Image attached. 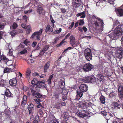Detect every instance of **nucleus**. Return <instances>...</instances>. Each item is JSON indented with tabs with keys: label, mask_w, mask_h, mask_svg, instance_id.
<instances>
[{
	"label": "nucleus",
	"mask_w": 123,
	"mask_h": 123,
	"mask_svg": "<svg viewBox=\"0 0 123 123\" xmlns=\"http://www.w3.org/2000/svg\"><path fill=\"white\" fill-rule=\"evenodd\" d=\"M122 32L119 30H117V29H115L113 34L114 36H112L111 35H110L109 36V37L112 40H116L121 36Z\"/></svg>",
	"instance_id": "nucleus-1"
},
{
	"label": "nucleus",
	"mask_w": 123,
	"mask_h": 123,
	"mask_svg": "<svg viewBox=\"0 0 123 123\" xmlns=\"http://www.w3.org/2000/svg\"><path fill=\"white\" fill-rule=\"evenodd\" d=\"M111 107L113 110L117 111L120 109L121 108V105L118 100V102H113L111 105Z\"/></svg>",
	"instance_id": "nucleus-2"
},
{
	"label": "nucleus",
	"mask_w": 123,
	"mask_h": 123,
	"mask_svg": "<svg viewBox=\"0 0 123 123\" xmlns=\"http://www.w3.org/2000/svg\"><path fill=\"white\" fill-rule=\"evenodd\" d=\"M84 54L86 59L88 61L92 59V55L91 49H86L84 51Z\"/></svg>",
	"instance_id": "nucleus-3"
},
{
	"label": "nucleus",
	"mask_w": 123,
	"mask_h": 123,
	"mask_svg": "<svg viewBox=\"0 0 123 123\" xmlns=\"http://www.w3.org/2000/svg\"><path fill=\"white\" fill-rule=\"evenodd\" d=\"M87 111L84 110L79 111V110L75 113V114L80 118H84L87 116L86 114L87 113Z\"/></svg>",
	"instance_id": "nucleus-4"
},
{
	"label": "nucleus",
	"mask_w": 123,
	"mask_h": 123,
	"mask_svg": "<svg viewBox=\"0 0 123 123\" xmlns=\"http://www.w3.org/2000/svg\"><path fill=\"white\" fill-rule=\"evenodd\" d=\"M43 29H41L38 31H37L34 32L31 36L32 39H35V37L38 40H40V36L42 34Z\"/></svg>",
	"instance_id": "nucleus-5"
},
{
	"label": "nucleus",
	"mask_w": 123,
	"mask_h": 123,
	"mask_svg": "<svg viewBox=\"0 0 123 123\" xmlns=\"http://www.w3.org/2000/svg\"><path fill=\"white\" fill-rule=\"evenodd\" d=\"M43 5L42 4H39L37 6V12L39 14V16L40 17L43 15L45 14L44 10L43 7Z\"/></svg>",
	"instance_id": "nucleus-6"
},
{
	"label": "nucleus",
	"mask_w": 123,
	"mask_h": 123,
	"mask_svg": "<svg viewBox=\"0 0 123 123\" xmlns=\"http://www.w3.org/2000/svg\"><path fill=\"white\" fill-rule=\"evenodd\" d=\"M93 66L90 63L85 64L83 67V69L85 72H88L91 71Z\"/></svg>",
	"instance_id": "nucleus-7"
},
{
	"label": "nucleus",
	"mask_w": 123,
	"mask_h": 123,
	"mask_svg": "<svg viewBox=\"0 0 123 123\" xmlns=\"http://www.w3.org/2000/svg\"><path fill=\"white\" fill-rule=\"evenodd\" d=\"M45 80H43L39 81L37 85L35 86L36 89L37 90H39L40 88H45L46 86L45 83Z\"/></svg>",
	"instance_id": "nucleus-8"
},
{
	"label": "nucleus",
	"mask_w": 123,
	"mask_h": 123,
	"mask_svg": "<svg viewBox=\"0 0 123 123\" xmlns=\"http://www.w3.org/2000/svg\"><path fill=\"white\" fill-rule=\"evenodd\" d=\"M96 19L94 21L93 23L97 27L100 25L101 28H103L104 23L103 20L100 18H96Z\"/></svg>",
	"instance_id": "nucleus-9"
},
{
	"label": "nucleus",
	"mask_w": 123,
	"mask_h": 123,
	"mask_svg": "<svg viewBox=\"0 0 123 123\" xmlns=\"http://www.w3.org/2000/svg\"><path fill=\"white\" fill-rule=\"evenodd\" d=\"M123 50L121 48H117L116 53V55L117 58L121 59L123 57Z\"/></svg>",
	"instance_id": "nucleus-10"
},
{
	"label": "nucleus",
	"mask_w": 123,
	"mask_h": 123,
	"mask_svg": "<svg viewBox=\"0 0 123 123\" xmlns=\"http://www.w3.org/2000/svg\"><path fill=\"white\" fill-rule=\"evenodd\" d=\"M72 4L75 8L78 7L82 5L81 0H72Z\"/></svg>",
	"instance_id": "nucleus-11"
},
{
	"label": "nucleus",
	"mask_w": 123,
	"mask_h": 123,
	"mask_svg": "<svg viewBox=\"0 0 123 123\" xmlns=\"http://www.w3.org/2000/svg\"><path fill=\"white\" fill-rule=\"evenodd\" d=\"M14 67L12 65H10L9 68L6 67L4 68L3 71L4 73H10L13 72L14 71Z\"/></svg>",
	"instance_id": "nucleus-12"
},
{
	"label": "nucleus",
	"mask_w": 123,
	"mask_h": 123,
	"mask_svg": "<svg viewBox=\"0 0 123 123\" xmlns=\"http://www.w3.org/2000/svg\"><path fill=\"white\" fill-rule=\"evenodd\" d=\"M84 92L83 91L79 89L77 90L76 92L77 95H76L75 100H79L82 97Z\"/></svg>",
	"instance_id": "nucleus-13"
},
{
	"label": "nucleus",
	"mask_w": 123,
	"mask_h": 123,
	"mask_svg": "<svg viewBox=\"0 0 123 123\" xmlns=\"http://www.w3.org/2000/svg\"><path fill=\"white\" fill-rule=\"evenodd\" d=\"M117 16L122 17L123 16V9L120 8H117L115 10Z\"/></svg>",
	"instance_id": "nucleus-14"
},
{
	"label": "nucleus",
	"mask_w": 123,
	"mask_h": 123,
	"mask_svg": "<svg viewBox=\"0 0 123 123\" xmlns=\"http://www.w3.org/2000/svg\"><path fill=\"white\" fill-rule=\"evenodd\" d=\"M88 86L85 84H81L79 88V89L83 91L84 92H86L88 90Z\"/></svg>",
	"instance_id": "nucleus-15"
},
{
	"label": "nucleus",
	"mask_w": 123,
	"mask_h": 123,
	"mask_svg": "<svg viewBox=\"0 0 123 123\" xmlns=\"http://www.w3.org/2000/svg\"><path fill=\"white\" fill-rule=\"evenodd\" d=\"M27 109L29 111V114L30 115L31 113L34 110V105H33L31 103H29Z\"/></svg>",
	"instance_id": "nucleus-16"
},
{
	"label": "nucleus",
	"mask_w": 123,
	"mask_h": 123,
	"mask_svg": "<svg viewBox=\"0 0 123 123\" xmlns=\"http://www.w3.org/2000/svg\"><path fill=\"white\" fill-rule=\"evenodd\" d=\"M17 81L15 78H13L10 80L9 81V83L11 86H15L16 85Z\"/></svg>",
	"instance_id": "nucleus-17"
},
{
	"label": "nucleus",
	"mask_w": 123,
	"mask_h": 123,
	"mask_svg": "<svg viewBox=\"0 0 123 123\" xmlns=\"http://www.w3.org/2000/svg\"><path fill=\"white\" fill-rule=\"evenodd\" d=\"M27 97L25 95H24L23 98L22 100L21 103V105L22 106H24L27 103Z\"/></svg>",
	"instance_id": "nucleus-18"
},
{
	"label": "nucleus",
	"mask_w": 123,
	"mask_h": 123,
	"mask_svg": "<svg viewBox=\"0 0 123 123\" xmlns=\"http://www.w3.org/2000/svg\"><path fill=\"white\" fill-rule=\"evenodd\" d=\"M61 95V93L58 92H55L53 93V98L55 99V101H59V98Z\"/></svg>",
	"instance_id": "nucleus-19"
},
{
	"label": "nucleus",
	"mask_w": 123,
	"mask_h": 123,
	"mask_svg": "<svg viewBox=\"0 0 123 123\" xmlns=\"http://www.w3.org/2000/svg\"><path fill=\"white\" fill-rule=\"evenodd\" d=\"M70 34L71 33H68L67 35L65 37V38L63 39L59 44H57L56 45V47H60L61 45H62L65 42H66L64 41V40L68 38V37L70 35Z\"/></svg>",
	"instance_id": "nucleus-20"
},
{
	"label": "nucleus",
	"mask_w": 123,
	"mask_h": 123,
	"mask_svg": "<svg viewBox=\"0 0 123 123\" xmlns=\"http://www.w3.org/2000/svg\"><path fill=\"white\" fill-rule=\"evenodd\" d=\"M118 91L120 93L119 97L121 98H123V86H119L118 87Z\"/></svg>",
	"instance_id": "nucleus-21"
},
{
	"label": "nucleus",
	"mask_w": 123,
	"mask_h": 123,
	"mask_svg": "<svg viewBox=\"0 0 123 123\" xmlns=\"http://www.w3.org/2000/svg\"><path fill=\"white\" fill-rule=\"evenodd\" d=\"M5 95L8 97H12L13 95V94H12L10 91L7 88L6 89Z\"/></svg>",
	"instance_id": "nucleus-22"
},
{
	"label": "nucleus",
	"mask_w": 123,
	"mask_h": 123,
	"mask_svg": "<svg viewBox=\"0 0 123 123\" xmlns=\"http://www.w3.org/2000/svg\"><path fill=\"white\" fill-rule=\"evenodd\" d=\"M50 64V62L49 61L45 64L44 67V72L45 73L47 72V70L49 68Z\"/></svg>",
	"instance_id": "nucleus-23"
},
{
	"label": "nucleus",
	"mask_w": 123,
	"mask_h": 123,
	"mask_svg": "<svg viewBox=\"0 0 123 123\" xmlns=\"http://www.w3.org/2000/svg\"><path fill=\"white\" fill-rule=\"evenodd\" d=\"M70 44L72 46H74L75 43V37L71 35L70 37Z\"/></svg>",
	"instance_id": "nucleus-24"
},
{
	"label": "nucleus",
	"mask_w": 123,
	"mask_h": 123,
	"mask_svg": "<svg viewBox=\"0 0 123 123\" xmlns=\"http://www.w3.org/2000/svg\"><path fill=\"white\" fill-rule=\"evenodd\" d=\"M53 31V29L52 27L49 25H48L46 28L45 32L47 33L48 31L52 32Z\"/></svg>",
	"instance_id": "nucleus-25"
},
{
	"label": "nucleus",
	"mask_w": 123,
	"mask_h": 123,
	"mask_svg": "<svg viewBox=\"0 0 123 123\" xmlns=\"http://www.w3.org/2000/svg\"><path fill=\"white\" fill-rule=\"evenodd\" d=\"M30 89L31 91V93L32 94V96H34V95L36 93L37 91H38V90H36V87L34 86H30Z\"/></svg>",
	"instance_id": "nucleus-26"
},
{
	"label": "nucleus",
	"mask_w": 123,
	"mask_h": 123,
	"mask_svg": "<svg viewBox=\"0 0 123 123\" xmlns=\"http://www.w3.org/2000/svg\"><path fill=\"white\" fill-rule=\"evenodd\" d=\"M87 102H82L80 104V107L82 109L86 108L87 106Z\"/></svg>",
	"instance_id": "nucleus-27"
},
{
	"label": "nucleus",
	"mask_w": 123,
	"mask_h": 123,
	"mask_svg": "<svg viewBox=\"0 0 123 123\" xmlns=\"http://www.w3.org/2000/svg\"><path fill=\"white\" fill-rule=\"evenodd\" d=\"M31 71L30 68H28L27 70L26 73L25 74V77L28 79L30 78V76L31 73Z\"/></svg>",
	"instance_id": "nucleus-28"
},
{
	"label": "nucleus",
	"mask_w": 123,
	"mask_h": 123,
	"mask_svg": "<svg viewBox=\"0 0 123 123\" xmlns=\"http://www.w3.org/2000/svg\"><path fill=\"white\" fill-rule=\"evenodd\" d=\"M85 13V12L83 11L82 12L78 13L76 14V16L77 17L81 16L80 18H85L86 16V15Z\"/></svg>",
	"instance_id": "nucleus-29"
},
{
	"label": "nucleus",
	"mask_w": 123,
	"mask_h": 123,
	"mask_svg": "<svg viewBox=\"0 0 123 123\" xmlns=\"http://www.w3.org/2000/svg\"><path fill=\"white\" fill-rule=\"evenodd\" d=\"M39 81L36 78H34L31 81V83L33 85V86L35 87Z\"/></svg>",
	"instance_id": "nucleus-30"
},
{
	"label": "nucleus",
	"mask_w": 123,
	"mask_h": 123,
	"mask_svg": "<svg viewBox=\"0 0 123 123\" xmlns=\"http://www.w3.org/2000/svg\"><path fill=\"white\" fill-rule=\"evenodd\" d=\"M78 29L82 32H83V31L84 32H86L87 30V29L86 26H83L82 28L81 27H78Z\"/></svg>",
	"instance_id": "nucleus-31"
},
{
	"label": "nucleus",
	"mask_w": 123,
	"mask_h": 123,
	"mask_svg": "<svg viewBox=\"0 0 123 123\" xmlns=\"http://www.w3.org/2000/svg\"><path fill=\"white\" fill-rule=\"evenodd\" d=\"M6 80H3L0 78V86H4L6 85Z\"/></svg>",
	"instance_id": "nucleus-32"
},
{
	"label": "nucleus",
	"mask_w": 123,
	"mask_h": 123,
	"mask_svg": "<svg viewBox=\"0 0 123 123\" xmlns=\"http://www.w3.org/2000/svg\"><path fill=\"white\" fill-rule=\"evenodd\" d=\"M114 114L112 113H111L110 112L107 113V117H106V118L107 119H109L110 120L111 119V118H113L114 117Z\"/></svg>",
	"instance_id": "nucleus-33"
},
{
	"label": "nucleus",
	"mask_w": 123,
	"mask_h": 123,
	"mask_svg": "<svg viewBox=\"0 0 123 123\" xmlns=\"http://www.w3.org/2000/svg\"><path fill=\"white\" fill-rule=\"evenodd\" d=\"M90 76L84 77L82 79V81L85 83L89 82Z\"/></svg>",
	"instance_id": "nucleus-34"
},
{
	"label": "nucleus",
	"mask_w": 123,
	"mask_h": 123,
	"mask_svg": "<svg viewBox=\"0 0 123 123\" xmlns=\"http://www.w3.org/2000/svg\"><path fill=\"white\" fill-rule=\"evenodd\" d=\"M62 117L65 119H67L69 117V115L68 113L65 112L62 115Z\"/></svg>",
	"instance_id": "nucleus-35"
},
{
	"label": "nucleus",
	"mask_w": 123,
	"mask_h": 123,
	"mask_svg": "<svg viewBox=\"0 0 123 123\" xmlns=\"http://www.w3.org/2000/svg\"><path fill=\"white\" fill-rule=\"evenodd\" d=\"M66 6V5H59L62 8H60V10L63 13H65L66 11L65 8H63L64 7V6Z\"/></svg>",
	"instance_id": "nucleus-36"
},
{
	"label": "nucleus",
	"mask_w": 123,
	"mask_h": 123,
	"mask_svg": "<svg viewBox=\"0 0 123 123\" xmlns=\"http://www.w3.org/2000/svg\"><path fill=\"white\" fill-rule=\"evenodd\" d=\"M115 29L122 32L123 31V24H121L118 25Z\"/></svg>",
	"instance_id": "nucleus-37"
},
{
	"label": "nucleus",
	"mask_w": 123,
	"mask_h": 123,
	"mask_svg": "<svg viewBox=\"0 0 123 123\" xmlns=\"http://www.w3.org/2000/svg\"><path fill=\"white\" fill-rule=\"evenodd\" d=\"M96 81V79L94 77L92 76H90L89 82H91L92 83H93L95 82Z\"/></svg>",
	"instance_id": "nucleus-38"
},
{
	"label": "nucleus",
	"mask_w": 123,
	"mask_h": 123,
	"mask_svg": "<svg viewBox=\"0 0 123 123\" xmlns=\"http://www.w3.org/2000/svg\"><path fill=\"white\" fill-rule=\"evenodd\" d=\"M17 32V30H14L10 31V33L11 36L12 37H14L15 35L18 34Z\"/></svg>",
	"instance_id": "nucleus-39"
},
{
	"label": "nucleus",
	"mask_w": 123,
	"mask_h": 123,
	"mask_svg": "<svg viewBox=\"0 0 123 123\" xmlns=\"http://www.w3.org/2000/svg\"><path fill=\"white\" fill-rule=\"evenodd\" d=\"M33 97H35L36 98H39L42 97L41 94L38 92H36L34 95Z\"/></svg>",
	"instance_id": "nucleus-40"
},
{
	"label": "nucleus",
	"mask_w": 123,
	"mask_h": 123,
	"mask_svg": "<svg viewBox=\"0 0 123 123\" xmlns=\"http://www.w3.org/2000/svg\"><path fill=\"white\" fill-rule=\"evenodd\" d=\"M25 29L26 33L27 34H29L31 31V28L30 26H28Z\"/></svg>",
	"instance_id": "nucleus-41"
},
{
	"label": "nucleus",
	"mask_w": 123,
	"mask_h": 123,
	"mask_svg": "<svg viewBox=\"0 0 123 123\" xmlns=\"http://www.w3.org/2000/svg\"><path fill=\"white\" fill-rule=\"evenodd\" d=\"M59 83L60 84L59 86L62 89L65 87V84L64 82L61 81L59 82Z\"/></svg>",
	"instance_id": "nucleus-42"
},
{
	"label": "nucleus",
	"mask_w": 123,
	"mask_h": 123,
	"mask_svg": "<svg viewBox=\"0 0 123 123\" xmlns=\"http://www.w3.org/2000/svg\"><path fill=\"white\" fill-rule=\"evenodd\" d=\"M97 79L103 81V80H104V76L103 75H102L101 74H99L97 76Z\"/></svg>",
	"instance_id": "nucleus-43"
},
{
	"label": "nucleus",
	"mask_w": 123,
	"mask_h": 123,
	"mask_svg": "<svg viewBox=\"0 0 123 123\" xmlns=\"http://www.w3.org/2000/svg\"><path fill=\"white\" fill-rule=\"evenodd\" d=\"M100 101L102 103L104 104L105 102V97L102 95H101L100 97Z\"/></svg>",
	"instance_id": "nucleus-44"
},
{
	"label": "nucleus",
	"mask_w": 123,
	"mask_h": 123,
	"mask_svg": "<svg viewBox=\"0 0 123 123\" xmlns=\"http://www.w3.org/2000/svg\"><path fill=\"white\" fill-rule=\"evenodd\" d=\"M78 22L79 23V25L81 26L83 25L84 24V22L83 19H80L79 20Z\"/></svg>",
	"instance_id": "nucleus-45"
},
{
	"label": "nucleus",
	"mask_w": 123,
	"mask_h": 123,
	"mask_svg": "<svg viewBox=\"0 0 123 123\" xmlns=\"http://www.w3.org/2000/svg\"><path fill=\"white\" fill-rule=\"evenodd\" d=\"M35 120H34L32 123H39V118L38 116H36L35 117Z\"/></svg>",
	"instance_id": "nucleus-46"
},
{
	"label": "nucleus",
	"mask_w": 123,
	"mask_h": 123,
	"mask_svg": "<svg viewBox=\"0 0 123 123\" xmlns=\"http://www.w3.org/2000/svg\"><path fill=\"white\" fill-rule=\"evenodd\" d=\"M30 42L28 39H26L23 42V43L27 46H28L29 45Z\"/></svg>",
	"instance_id": "nucleus-47"
},
{
	"label": "nucleus",
	"mask_w": 123,
	"mask_h": 123,
	"mask_svg": "<svg viewBox=\"0 0 123 123\" xmlns=\"http://www.w3.org/2000/svg\"><path fill=\"white\" fill-rule=\"evenodd\" d=\"M117 93H115L114 92H110L109 94V96L110 97L112 98L114 96H115L117 94Z\"/></svg>",
	"instance_id": "nucleus-48"
},
{
	"label": "nucleus",
	"mask_w": 123,
	"mask_h": 123,
	"mask_svg": "<svg viewBox=\"0 0 123 123\" xmlns=\"http://www.w3.org/2000/svg\"><path fill=\"white\" fill-rule=\"evenodd\" d=\"M1 59H2L3 60H4V61L5 62V63H6L9 61V60L5 56L3 55L2 56Z\"/></svg>",
	"instance_id": "nucleus-49"
},
{
	"label": "nucleus",
	"mask_w": 123,
	"mask_h": 123,
	"mask_svg": "<svg viewBox=\"0 0 123 123\" xmlns=\"http://www.w3.org/2000/svg\"><path fill=\"white\" fill-rule=\"evenodd\" d=\"M5 26V23L2 22H0V30L3 29Z\"/></svg>",
	"instance_id": "nucleus-50"
},
{
	"label": "nucleus",
	"mask_w": 123,
	"mask_h": 123,
	"mask_svg": "<svg viewBox=\"0 0 123 123\" xmlns=\"http://www.w3.org/2000/svg\"><path fill=\"white\" fill-rule=\"evenodd\" d=\"M45 52L43 49L41 50L39 55H38V56L40 57L42 56L43 55Z\"/></svg>",
	"instance_id": "nucleus-51"
},
{
	"label": "nucleus",
	"mask_w": 123,
	"mask_h": 123,
	"mask_svg": "<svg viewBox=\"0 0 123 123\" xmlns=\"http://www.w3.org/2000/svg\"><path fill=\"white\" fill-rule=\"evenodd\" d=\"M49 45H45L43 49L45 52L49 49Z\"/></svg>",
	"instance_id": "nucleus-52"
},
{
	"label": "nucleus",
	"mask_w": 123,
	"mask_h": 123,
	"mask_svg": "<svg viewBox=\"0 0 123 123\" xmlns=\"http://www.w3.org/2000/svg\"><path fill=\"white\" fill-rule=\"evenodd\" d=\"M101 114L104 116L106 118V117H107V113L105 111H101Z\"/></svg>",
	"instance_id": "nucleus-53"
},
{
	"label": "nucleus",
	"mask_w": 123,
	"mask_h": 123,
	"mask_svg": "<svg viewBox=\"0 0 123 123\" xmlns=\"http://www.w3.org/2000/svg\"><path fill=\"white\" fill-rule=\"evenodd\" d=\"M18 25L15 22H14L13 23V24L12 25V28L13 29H16V28L18 27Z\"/></svg>",
	"instance_id": "nucleus-54"
},
{
	"label": "nucleus",
	"mask_w": 123,
	"mask_h": 123,
	"mask_svg": "<svg viewBox=\"0 0 123 123\" xmlns=\"http://www.w3.org/2000/svg\"><path fill=\"white\" fill-rule=\"evenodd\" d=\"M97 84H101L103 82V81L101 80H100L97 79V78L96 79V81L95 82Z\"/></svg>",
	"instance_id": "nucleus-55"
},
{
	"label": "nucleus",
	"mask_w": 123,
	"mask_h": 123,
	"mask_svg": "<svg viewBox=\"0 0 123 123\" xmlns=\"http://www.w3.org/2000/svg\"><path fill=\"white\" fill-rule=\"evenodd\" d=\"M5 33L4 32L0 31V40L2 38L3 36Z\"/></svg>",
	"instance_id": "nucleus-56"
},
{
	"label": "nucleus",
	"mask_w": 123,
	"mask_h": 123,
	"mask_svg": "<svg viewBox=\"0 0 123 123\" xmlns=\"http://www.w3.org/2000/svg\"><path fill=\"white\" fill-rule=\"evenodd\" d=\"M50 123H59V122L56 120L53 119L51 120Z\"/></svg>",
	"instance_id": "nucleus-57"
},
{
	"label": "nucleus",
	"mask_w": 123,
	"mask_h": 123,
	"mask_svg": "<svg viewBox=\"0 0 123 123\" xmlns=\"http://www.w3.org/2000/svg\"><path fill=\"white\" fill-rule=\"evenodd\" d=\"M61 105V103H60L59 102H58V101H57V102L55 103L56 106L58 108L60 107Z\"/></svg>",
	"instance_id": "nucleus-58"
},
{
	"label": "nucleus",
	"mask_w": 123,
	"mask_h": 123,
	"mask_svg": "<svg viewBox=\"0 0 123 123\" xmlns=\"http://www.w3.org/2000/svg\"><path fill=\"white\" fill-rule=\"evenodd\" d=\"M27 50L26 49H24L23 50L21 51L20 53L21 54H24L27 53Z\"/></svg>",
	"instance_id": "nucleus-59"
},
{
	"label": "nucleus",
	"mask_w": 123,
	"mask_h": 123,
	"mask_svg": "<svg viewBox=\"0 0 123 123\" xmlns=\"http://www.w3.org/2000/svg\"><path fill=\"white\" fill-rule=\"evenodd\" d=\"M50 19L51 21V22L53 24V25H54V24L55 22V21L53 19L52 15H51L50 16Z\"/></svg>",
	"instance_id": "nucleus-60"
},
{
	"label": "nucleus",
	"mask_w": 123,
	"mask_h": 123,
	"mask_svg": "<svg viewBox=\"0 0 123 123\" xmlns=\"http://www.w3.org/2000/svg\"><path fill=\"white\" fill-rule=\"evenodd\" d=\"M74 22H72L71 23V25H70V26L68 28L70 29H71L72 27H73V26L74 25Z\"/></svg>",
	"instance_id": "nucleus-61"
},
{
	"label": "nucleus",
	"mask_w": 123,
	"mask_h": 123,
	"mask_svg": "<svg viewBox=\"0 0 123 123\" xmlns=\"http://www.w3.org/2000/svg\"><path fill=\"white\" fill-rule=\"evenodd\" d=\"M37 44V42H33L32 44V46L34 48L35 47Z\"/></svg>",
	"instance_id": "nucleus-62"
},
{
	"label": "nucleus",
	"mask_w": 123,
	"mask_h": 123,
	"mask_svg": "<svg viewBox=\"0 0 123 123\" xmlns=\"http://www.w3.org/2000/svg\"><path fill=\"white\" fill-rule=\"evenodd\" d=\"M22 27L26 29V27H27V25L25 24H22Z\"/></svg>",
	"instance_id": "nucleus-63"
},
{
	"label": "nucleus",
	"mask_w": 123,
	"mask_h": 123,
	"mask_svg": "<svg viewBox=\"0 0 123 123\" xmlns=\"http://www.w3.org/2000/svg\"><path fill=\"white\" fill-rule=\"evenodd\" d=\"M23 30L21 29H19L18 30H17V33L18 34H19L20 33H22L23 32Z\"/></svg>",
	"instance_id": "nucleus-64"
}]
</instances>
